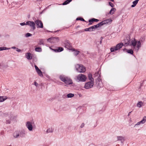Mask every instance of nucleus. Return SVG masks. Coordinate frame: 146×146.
<instances>
[{"mask_svg": "<svg viewBox=\"0 0 146 146\" xmlns=\"http://www.w3.org/2000/svg\"><path fill=\"white\" fill-rule=\"evenodd\" d=\"M59 78L61 81L64 82L67 85L72 84L73 83L72 80L64 75H60Z\"/></svg>", "mask_w": 146, "mask_h": 146, "instance_id": "obj_1", "label": "nucleus"}, {"mask_svg": "<svg viewBox=\"0 0 146 146\" xmlns=\"http://www.w3.org/2000/svg\"><path fill=\"white\" fill-rule=\"evenodd\" d=\"M76 70L78 72L84 73L86 71L84 66L82 64H77L75 66Z\"/></svg>", "mask_w": 146, "mask_h": 146, "instance_id": "obj_2", "label": "nucleus"}, {"mask_svg": "<svg viewBox=\"0 0 146 146\" xmlns=\"http://www.w3.org/2000/svg\"><path fill=\"white\" fill-rule=\"evenodd\" d=\"M123 43L122 42H120L117 44L115 46H114L111 47L110 48L111 52H113L121 48L123 46Z\"/></svg>", "mask_w": 146, "mask_h": 146, "instance_id": "obj_3", "label": "nucleus"}, {"mask_svg": "<svg viewBox=\"0 0 146 146\" xmlns=\"http://www.w3.org/2000/svg\"><path fill=\"white\" fill-rule=\"evenodd\" d=\"M77 80L79 82H85L86 79V77L85 75L80 74L77 76Z\"/></svg>", "mask_w": 146, "mask_h": 146, "instance_id": "obj_4", "label": "nucleus"}, {"mask_svg": "<svg viewBox=\"0 0 146 146\" xmlns=\"http://www.w3.org/2000/svg\"><path fill=\"white\" fill-rule=\"evenodd\" d=\"M35 23L33 21H29L26 22L27 25H29L33 31L36 29Z\"/></svg>", "mask_w": 146, "mask_h": 146, "instance_id": "obj_5", "label": "nucleus"}, {"mask_svg": "<svg viewBox=\"0 0 146 146\" xmlns=\"http://www.w3.org/2000/svg\"><path fill=\"white\" fill-rule=\"evenodd\" d=\"M94 82H92L91 81L86 82L85 84L84 88L86 89H89L92 87L94 85Z\"/></svg>", "mask_w": 146, "mask_h": 146, "instance_id": "obj_6", "label": "nucleus"}, {"mask_svg": "<svg viewBox=\"0 0 146 146\" xmlns=\"http://www.w3.org/2000/svg\"><path fill=\"white\" fill-rule=\"evenodd\" d=\"M59 40L58 37H52L48 38L47 41L51 43L58 42Z\"/></svg>", "mask_w": 146, "mask_h": 146, "instance_id": "obj_7", "label": "nucleus"}, {"mask_svg": "<svg viewBox=\"0 0 146 146\" xmlns=\"http://www.w3.org/2000/svg\"><path fill=\"white\" fill-rule=\"evenodd\" d=\"M35 23L36 25L37 28H43V23L40 20L38 19L35 21Z\"/></svg>", "mask_w": 146, "mask_h": 146, "instance_id": "obj_8", "label": "nucleus"}, {"mask_svg": "<svg viewBox=\"0 0 146 146\" xmlns=\"http://www.w3.org/2000/svg\"><path fill=\"white\" fill-rule=\"evenodd\" d=\"M65 47L68 49L71 50V44L70 43L69 41L68 40H66L64 42Z\"/></svg>", "mask_w": 146, "mask_h": 146, "instance_id": "obj_9", "label": "nucleus"}, {"mask_svg": "<svg viewBox=\"0 0 146 146\" xmlns=\"http://www.w3.org/2000/svg\"><path fill=\"white\" fill-rule=\"evenodd\" d=\"M26 126L29 130L31 131L33 130V127L32 123L30 121H27L26 123Z\"/></svg>", "mask_w": 146, "mask_h": 146, "instance_id": "obj_10", "label": "nucleus"}, {"mask_svg": "<svg viewBox=\"0 0 146 146\" xmlns=\"http://www.w3.org/2000/svg\"><path fill=\"white\" fill-rule=\"evenodd\" d=\"M137 43V41H136L135 39H134V40H131L130 45L133 46V48L135 50L136 46Z\"/></svg>", "mask_w": 146, "mask_h": 146, "instance_id": "obj_11", "label": "nucleus"}, {"mask_svg": "<svg viewBox=\"0 0 146 146\" xmlns=\"http://www.w3.org/2000/svg\"><path fill=\"white\" fill-rule=\"evenodd\" d=\"M18 131L20 137L22 138L25 137L26 135V132L24 130H22L21 131Z\"/></svg>", "mask_w": 146, "mask_h": 146, "instance_id": "obj_12", "label": "nucleus"}, {"mask_svg": "<svg viewBox=\"0 0 146 146\" xmlns=\"http://www.w3.org/2000/svg\"><path fill=\"white\" fill-rule=\"evenodd\" d=\"M124 44L125 46L129 45L130 43V39L129 37L126 38L124 39Z\"/></svg>", "mask_w": 146, "mask_h": 146, "instance_id": "obj_13", "label": "nucleus"}, {"mask_svg": "<svg viewBox=\"0 0 146 146\" xmlns=\"http://www.w3.org/2000/svg\"><path fill=\"white\" fill-rule=\"evenodd\" d=\"M117 140L121 141V143L122 144L123 143L124 141L125 140L124 137L122 136H117Z\"/></svg>", "mask_w": 146, "mask_h": 146, "instance_id": "obj_14", "label": "nucleus"}, {"mask_svg": "<svg viewBox=\"0 0 146 146\" xmlns=\"http://www.w3.org/2000/svg\"><path fill=\"white\" fill-rule=\"evenodd\" d=\"M111 21V20L110 19H108L106 20L101 22L102 25L106 24H108L110 23Z\"/></svg>", "mask_w": 146, "mask_h": 146, "instance_id": "obj_15", "label": "nucleus"}, {"mask_svg": "<svg viewBox=\"0 0 146 146\" xmlns=\"http://www.w3.org/2000/svg\"><path fill=\"white\" fill-rule=\"evenodd\" d=\"M102 23L101 22L98 23V24L94 25V26H92V28L94 30V31L95 29H97V28L100 27L102 26Z\"/></svg>", "mask_w": 146, "mask_h": 146, "instance_id": "obj_16", "label": "nucleus"}, {"mask_svg": "<svg viewBox=\"0 0 146 146\" xmlns=\"http://www.w3.org/2000/svg\"><path fill=\"white\" fill-rule=\"evenodd\" d=\"M137 46H136L135 50L137 51H138L139 48L141 47V44L140 41L137 42Z\"/></svg>", "mask_w": 146, "mask_h": 146, "instance_id": "obj_17", "label": "nucleus"}, {"mask_svg": "<svg viewBox=\"0 0 146 146\" xmlns=\"http://www.w3.org/2000/svg\"><path fill=\"white\" fill-rule=\"evenodd\" d=\"M31 54L30 52H28L26 54L27 58L29 60L32 59L33 58L32 56H31Z\"/></svg>", "mask_w": 146, "mask_h": 146, "instance_id": "obj_18", "label": "nucleus"}, {"mask_svg": "<svg viewBox=\"0 0 146 146\" xmlns=\"http://www.w3.org/2000/svg\"><path fill=\"white\" fill-rule=\"evenodd\" d=\"M18 131H16L13 133V136L15 138L20 137L19 135Z\"/></svg>", "mask_w": 146, "mask_h": 146, "instance_id": "obj_19", "label": "nucleus"}, {"mask_svg": "<svg viewBox=\"0 0 146 146\" xmlns=\"http://www.w3.org/2000/svg\"><path fill=\"white\" fill-rule=\"evenodd\" d=\"M125 50H126V52L130 54H133V51L131 49H129V50H127L125 48L123 49V51H125Z\"/></svg>", "mask_w": 146, "mask_h": 146, "instance_id": "obj_20", "label": "nucleus"}, {"mask_svg": "<svg viewBox=\"0 0 146 146\" xmlns=\"http://www.w3.org/2000/svg\"><path fill=\"white\" fill-rule=\"evenodd\" d=\"M7 98V97L6 96H0V102H3Z\"/></svg>", "mask_w": 146, "mask_h": 146, "instance_id": "obj_21", "label": "nucleus"}, {"mask_svg": "<svg viewBox=\"0 0 146 146\" xmlns=\"http://www.w3.org/2000/svg\"><path fill=\"white\" fill-rule=\"evenodd\" d=\"M71 50L72 51H74V55L76 56L79 53L80 51L78 50H76L74 48H71Z\"/></svg>", "mask_w": 146, "mask_h": 146, "instance_id": "obj_22", "label": "nucleus"}, {"mask_svg": "<svg viewBox=\"0 0 146 146\" xmlns=\"http://www.w3.org/2000/svg\"><path fill=\"white\" fill-rule=\"evenodd\" d=\"M92 26L89 27L85 29H84L85 31H94Z\"/></svg>", "mask_w": 146, "mask_h": 146, "instance_id": "obj_23", "label": "nucleus"}, {"mask_svg": "<svg viewBox=\"0 0 146 146\" xmlns=\"http://www.w3.org/2000/svg\"><path fill=\"white\" fill-rule=\"evenodd\" d=\"M88 78L90 81L92 82H94V79L92 77L91 74H89L88 75Z\"/></svg>", "mask_w": 146, "mask_h": 146, "instance_id": "obj_24", "label": "nucleus"}, {"mask_svg": "<svg viewBox=\"0 0 146 146\" xmlns=\"http://www.w3.org/2000/svg\"><path fill=\"white\" fill-rule=\"evenodd\" d=\"M139 1V0H135V1H133V4L131 5V7H134L138 3V1Z\"/></svg>", "mask_w": 146, "mask_h": 146, "instance_id": "obj_25", "label": "nucleus"}, {"mask_svg": "<svg viewBox=\"0 0 146 146\" xmlns=\"http://www.w3.org/2000/svg\"><path fill=\"white\" fill-rule=\"evenodd\" d=\"M143 104V103L142 101H139L137 103V106L140 108L142 106L144 105Z\"/></svg>", "mask_w": 146, "mask_h": 146, "instance_id": "obj_26", "label": "nucleus"}, {"mask_svg": "<svg viewBox=\"0 0 146 146\" xmlns=\"http://www.w3.org/2000/svg\"><path fill=\"white\" fill-rule=\"evenodd\" d=\"M116 11V9L115 8H113L111 9L109 13L111 15H113Z\"/></svg>", "mask_w": 146, "mask_h": 146, "instance_id": "obj_27", "label": "nucleus"}, {"mask_svg": "<svg viewBox=\"0 0 146 146\" xmlns=\"http://www.w3.org/2000/svg\"><path fill=\"white\" fill-rule=\"evenodd\" d=\"M72 0H66L64 1L62 5H65L69 4L70 2H71Z\"/></svg>", "mask_w": 146, "mask_h": 146, "instance_id": "obj_28", "label": "nucleus"}, {"mask_svg": "<svg viewBox=\"0 0 146 146\" xmlns=\"http://www.w3.org/2000/svg\"><path fill=\"white\" fill-rule=\"evenodd\" d=\"M38 74L41 77H43V75L41 70L39 69L37 71H36Z\"/></svg>", "mask_w": 146, "mask_h": 146, "instance_id": "obj_29", "label": "nucleus"}, {"mask_svg": "<svg viewBox=\"0 0 146 146\" xmlns=\"http://www.w3.org/2000/svg\"><path fill=\"white\" fill-rule=\"evenodd\" d=\"M76 20L77 21H82L86 22V21L82 17H78L76 19Z\"/></svg>", "mask_w": 146, "mask_h": 146, "instance_id": "obj_30", "label": "nucleus"}, {"mask_svg": "<svg viewBox=\"0 0 146 146\" xmlns=\"http://www.w3.org/2000/svg\"><path fill=\"white\" fill-rule=\"evenodd\" d=\"M57 50L58 52H60L64 50V48L62 47H58L57 48Z\"/></svg>", "mask_w": 146, "mask_h": 146, "instance_id": "obj_31", "label": "nucleus"}, {"mask_svg": "<svg viewBox=\"0 0 146 146\" xmlns=\"http://www.w3.org/2000/svg\"><path fill=\"white\" fill-rule=\"evenodd\" d=\"M10 48H8L6 47H0V51L8 50L10 49Z\"/></svg>", "mask_w": 146, "mask_h": 146, "instance_id": "obj_32", "label": "nucleus"}, {"mask_svg": "<svg viewBox=\"0 0 146 146\" xmlns=\"http://www.w3.org/2000/svg\"><path fill=\"white\" fill-rule=\"evenodd\" d=\"M53 132V130L52 128H49L46 131V133H52Z\"/></svg>", "mask_w": 146, "mask_h": 146, "instance_id": "obj_33", "label": "nucleus"}, {"mask_svg": "<svg viewBox=\"0 0 146 146\" xmlns=\"http://www.w3.org/2000/svg\"><path fill=\"white\" fill-rule=\"evenodd\" d=\"M35 50L36 51L40 52L42 51V49L40 47H36L35 48Z\"/></svg>", "mask_w": 146, "mask_h": 146, "instance_id": "obj_34", "label": "nucleus"}, {"mask_svg": "<svg viewBox=\"0 0 146 146\" xmlns=\"http://www.w3.org/2000/svg\"><path fill=\"white\" fill-rule=\"evenodd\" d=\"M74 96V94L72 93H69L67 95V97L68 98H71Z\"/></svg>", "mask_w": 146, "mask_h": 146, "instance_id": "obj_35", "label": "nucleus"}, {"mask_svg": "<svg viewBox=\"0 0 146 146\" xmlns=\"http://www.w3.org/2000/svg\"><path fill=\"white\" fill-rule=\"evenodd\" d=\"M38 44L39 45L42 44L44 45V42L42 39H39V41L38 43Z\"/></svg>", "mask_w": 146, "mask_h": 146, "instance_id": "obj_36", "label": "nucleus"}, {"mask_svg": "<svg viewBox=\"0 0 146 146\" xmlns=\"http://www.w3.org/2000/svg\"><path fill=\"white\" fill-rule=\"evenodd\" d=\"M32 35L29 33H27L25 34V36L26 37H28L29 36H31Z\"/></svg>", "mask_w": 146, "mask_h": 146, "instance_id": "obj_37", "label": "nucleus"}, {"mask_svg": "<svg viewBox=\"0 0 146 146\" xmlns=\"http://www.w3.org/2000/svg\"><path fill=\"white\" fill-rule=\"evenodd\" d=\"M94 18H92L91 19H90L88 20V22L89 23H93L94 22Z\"/></svg>", "mask_w": 146, "mask_h": 146, "instance_id": "obj_38", "label": "nucleus"}, {"mask_svg": "<svg viewBox=\"0 0 146 146\" xmlns=\"http://www.w3.org/2000/svg\"><path fill=\"white\" fill-rule=\"evenodd\" d=\"M109 5L112 7L113 8L114 7V5H113V3H112L111 2H109L108 3Z\"/></svg>", "mask_w": 146, "mask_h": 146, "instance_id": "obj_39", "label": "nucleus"}, {"mask_svg": "<svg viewBox=\"0 0 146 146\" xmlns=\"http://www.w3.org/2000/svg\"><path fill=\"white\" fill-rule=\"evenodd\" d=\"M145 40V38L144 37H142L140 38V42H143Z\"/></svg>", "mask_w": 146, "mask_h": 146, "instance_id": "obj_40", "label": "nucleus"}, {"mask_svg": "<svg viewBox=\"0 0 146 146\" xmlns=\"http://www.w3.org/2000/svg\"><path fill=\"white\" fill-rule=\"evenodd\" d=\"M20 25H21V26H24L25 25H27L26 23H25V22L21 23H20Z\"/></svg>", "mask_w": 146, "mask_h": 146, "instance_id": "obj_41", "label": "nucleus"}, {"mask_svg": "<svg viewBox=\"0 0 146 146\" xmlns=\"http://www.w3.org/2000/svg\"><path fill=\"white\" fill-rule=\"evenodd\" d=\"M50 48L52 50H53V51H54L55 52H58V51L57 50V48H56V49H52V48Z\"/></svg>", "mask_w": 146, "mask_h": 146, "instance_id": "obj_42", "label": "nucleus"}, {"mask_svg": "<svg viewBox=\"0 0 146 146\" xmlns=\"http://www.w3.org/2000/svg\"><path fill=\"white\" fill-rule=\"evenodd\" d=\"M140 123L139 122H138L136 124H135V126H134V127H136L137 125H140Z\"/></svg>", "mask_w": 146, "mask_h": 146, "instance_id": "obj_43", "label": "nucleus"}, {"mask_svg": "<svg viewBox=\"0 0 146 146\" xmlns=\"http://www.w3.org/2000/svg\"><path fill=\"white\" fill-rule=\"evenodd\" d=\"M144 80H143V81H142L141 82V84H140V87L139 88H140L141 87L143 86V82H144Z\"/></svg>", "mask_w": 146, "mask_h": 146, "instance_id": "obj_44", "label": "nucleus"}, {"mask_svg": "<svg viewBox=\"0 0 146 146\" xmlns=\"http://www.w3.org/2000/svg\"><path fill=\"white\" fill-rule=\"evenodd\" d=\"M6 123V124H10V121L9 120H7Z\"/></svg>", "mask_w": 146, "mask_h": 146, "instance_id": "obj_45", "label": "nucleus"}, {"mask_svg": "<svg viewBox=\"0 0 146 146\" xmlns=\"http://www.w3.org/2000/svg\"><path fill=\"white\" fill-rule=\"evenodd\" d=\"M35 67L36 71H37L39 69L36 65H35Z\"/></svg>", "mask_w": 146, "mask_h": 146, "instance_id": "obj_46", "label": "nucleus"}, {"mask_svg": "<svg viewBox=\"0 0 146 146\" xmlns=\"http://www.w3.org/2000/svg\"><path fill=\"white\" fill-rule=\"evenodd\" d=\"M34 85L36 87H38V83H37L35 81L34 82Z\"/></svg>", "mask_w": 146, "mask_h": 146, "instance_id": "obj_47", "label": "nucleus"}, {"mask_svg": "<svg viewBox=\"0 0 146 146\" xmlns=\"http://www.w3.org/2000/svg\"><path fill=\"white\" fill-rule=\"evenodd\" d=\"M139 122L140 123H143V124L145 123V121L143 119L141 121H140Z\"/></svg>", "mask_w": 146, "mask_h": 146, "instance_id": "obj_48", "label": "nucleus"}, {"mask_svg": "<svg viewBox=\"0 0 146 146\" xmlns=\"http://www.w3.org/2000/svg\"><path fill=\"white\" fill-rule=\"evenodd\" d=\"M84 125V123H82V124L80 126V127L81 128L83 127Z\"/></svg>", "mask_w": 146, "mask_h": 146, "instance_id": "obj_49", "label": "nucleus"}, {"mask_svg": "<svg viewBox=\"0 0 146 146\" xmlns=\"http://www.w3.org/2000/svg\"><path fill=\"white\" fill-rule=\"evenodd\" d=\"M16 51L17 52H21V49L18 48H16Z\"/></svg>", "mask_w": 146, "mask_h": 146, "instance_id": "obj_50", "label": "nucleus"}, {"mask_svg": "<svg viewBox=\"0 0 146 146\" xmlns=\"http://www.w3.org/2000/svg\"><path fill=\"white\" fill-rule=\"evenodd\" d=\"M143 119L145 121V122L146 121V116H144L143 117Z\"/></svg>", "mask_w": 146, "mask_h": 146, "instance_id": "obj_51", "label": "nucleus"}, {"mask_svg": "<svg viewBox=\"0 0 146 146\" xmlns=\"http://www.w3.org/2000/svg\"><path fill=\"white\" fill-rule=\"evenodd\" d=\"M94 22H98L99 21V20L98 19H96L95 18H94Z\"/></svg>", "mask_w": 146, "mask_h": 146, "instance_id": "obj_52", "label": "nucleus"}, {"mask_svg": "<svg viewBox=\"0 0 146 146\" xmlns=\"http://www.w3.org/2000/svg\"><path fill=\"white\" fill-rule=\"evenodd\" d=\"M97 79H98V81L99 82L101 80V79L100 78V76H99L98 77V78H97Z\"/></svg>", "mask_w": 146, "mask_h": 146, "instance_id": "obj_53", "label": "nucleus"}, {"mask_svg": "<svg viewBox=\"0 0 146 146\" xmlns=\"http://www.w3.org/2000/svg\"><path fill=\"white\" fill-rule=\"evenodd\" d=\"M11 48L12 49H16V48H17L15 46H13V47H12Z\"/></svg>", "mask_w": 146, "mask_h": 146, "instance_id": "obj_54", "label": "nucleus"}, {"mask_svg": "<svg viewBox=\"0 0 146 146\" xmlns=\"http://www.w3.org/2000/svg\"><path fill=\"white\" fill-rule=\"evenodd\" d=\"M89 146H95V145L93 144H91Z\"/></svg>", "mask_w": 146, "mask_h": 146, "instance_id": "obj_55", "label": "nucleus"}, {"mask_svg": "<svg viewBox=\"0 0 146 146\" xmlns=\"http://www.w3.org/2000/svg\"><path fill=\"white\" fill-rule=\"evenodd\" d=\"M95 1H96V2H100V1L101 0H95Z\"/></svg>", "mask_w": 146, "mask_h": 146, "instance_id": "obj_56", "label": "nucleus"}, {"mask_svg": "<svg viewBox=\"0 0 146 146\" xmlns=\"http://www.w3.org/2000/svg\"><path fill=\"white\" fill-rule=\"evenodd\" d=\"M92 24V23H88V25H91Z\"/></svg>", "mask_w": 146, "mask_h": 146, "instance_id": "obj_57", "label": "nucleus"}, {"mask_svg": "<svg viewBox=\"0 0 146 146\" xmlns=\"http://www.w3.org/2000/svg\"><path fill=\"white\" fill-rule=\"evenodd\" d=\"M104 38V37H103V36H101V37H100V39L101 40H102Z\"/></svg>", "mask_w": 146, "mask_h": 146, "instance_id": "obj_58", "label": "nucleus"}, {"mask_svg": "<svg viewBox=\"0 0 146 146\" xmlns=\"http://www.w3.org/2000/svg\"><path fill=\"white\" fill-rule=\"evenodd\" d=\"M102 40H100V44H101L102 43Z\"/></svg>", "mask_w": 146, "mask_h": 146, "instance_id": "obj_59", "label": "nucleus"}, {"mask_svg": "<svg viewBox=\"0 0 146 146\" xmlns=\"http://www.w3.org/2000/svg\"><path fill=\"white\" fill-rule=\"evenodd\" d=\"M44 10H43V11H42L41 12H40V14H42L43 13V11H44Z\"/></svg>", "mask_w": 146, "mask_h": 146, "instance_id": "obj_60", "label": "nucleus"}, {"mask_svg": "<svg viewBox=\"0 0 146 146\" xmlns=\"http://www.w3.org/2000/svg\"><path fill=\"white\" fill-rule=\"evenodd\" d=\"M131 112H132V111L129 112V113L128 115V116H129L130 115V114L131 113Z\"/></svg>", "mask_w": 146, "mask_h": 146, "instance_id": "obj_61", "label": "nucleus"}, {"mask_svg": "<svg viewBox=\"0 0 146 146\" xmlns=\"http://www.w3.org/2000/svg\"><path fill=\"white\" fill-rule=\"evenodd\" d=\"M51 5H49L48 6H47V7H46V9H47V8H48L49 7V6H51Z\"/></svg>", "mask_w": 146, "mask_h": 146, "instance_id": "obj_62", "label": "nucleus"}, {"mask_svg": "<svg viewBox=\"0 0 146 146\" xmlns=\"http://www.w3.org/2000/svg\"><path fill=\"white\" fill-rule=\"evenodd\" d=\"M2 35L1 34H0V38L1 36Z\"/></svg>", "mask_w": 146, "mask_h": 146, "instance_id": "obj_63", "label": "nucleus"}, {"mask_svg": "<svg viewBox=\"0 0 146 146\" xmlns=\"http://www.w3.org/2000/svg\"><path fill=\"white\" fill-rule=\"evenodd\" d=\"M77 27H80V26L79 25L77 26Z\"/></svg>", "mask_w": 146, "mask_h": 146, "instance_id": "obj_64", "label": "nucleus"}]
</instances>
